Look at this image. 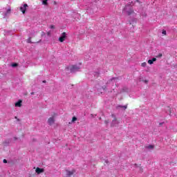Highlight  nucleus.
Here are the masks:
<instances>
[{
	"label": "nucleus",
	"instance_id": "nucleus-13",
	"mask_svg": "<svg viewBox=\"0 0 177 177\" xmlns=\"http://www.w3.org/2000/svg\"><path fill=\"white\" fill-rule=\"evenodd\" d=\"M11 142H12V139L6 140V141L4 142L5 146H8V145H9V143H10Z\"/></svg>",
	"mask_w": 177,
	"mask_h": 177
},
{
	"label": "nucleus",
	"instance_id": "nucleus-22",
	"mask_svg": "<svg viewBox=\"0 0 177 177\" xmlns=\"http://www.w3.org/2000/svg\"><path fill=\"white\" fill-rule=\"evenodd\" d=\"M162 34H163L164 35H167V30H162Z\"/></svg>",
	"mask_w": 177,
	"mask_h": 177
},
{
	"label": "nucleus",
	"instance_id": "nucleus-28",
	"mask_svg": "<svg viewBox=\"0 0 177 177\" xmlns=\"http://www.w3.org/2000/svg\"><path fill=\"white\" fill-rule=\"evenodd\" d=\"M43 83H44V84H46V80H44V81H43Z\"/></svg>",
	"mask_w": 177,
	"mask_h": 177
},
{
	"label": "nucleus",
	"instance_id": "nucleus-3",
	"mask_svg": "<svg viewBox=\"0 0 177 177\" xmlns=\"http://www.w3.org/2000/svg\"><path fill=\"white\" fill-rule=\"evenodd\" d=\"M111 117H113L114 119L112 120L111 123V127H118L120 122H118V120H117L115 115L114 114H112Z\"/></svg>",
	"mask_w": 177,
	"mask_h": 177
},
{
	"label": "nucleus",
	"instance_id": "nucleus-10",
	"mask_svg": "<svg viewBox=\"0 0 177 177\" xmlns=\"http://www.w3.org/2000/svg\"><path fill=\"white\" fill-rule=\"evenodd\" d=\"M117 109H124V110H127V109H128V105H118L116 106Z\"/></svg>",
	"mask_w": 177,
	"mask_h": 177
},
{
	"label": "nucleus",
	"instance_id": "nucleus-25",
	"mask_svg": "<svg viewBox=\"0 0 177 177\" xmlns=\"http://www.w3.org/2000/svg\"><path fill=\"white\" fill-rule=\"evenodd\" d=\"M106 164H109V160H105Z\"/></svg>",
	"mask_w": 177,
	"mask_h": 177
},
{
	"label": "nucleus",
	"instance_id": "nucleus-6",
	"mask_svg": "<svg viewBox=\"0 0 177 177\" xmlns=\"http://www.w3.org/2000/svg\"><path fill=\"white\" fill-rule=\"evenodd\" d=\"M66 38H67V34L65 32H64L62 34L61 37H59V42H64V40L66 39Z\"/></svg>",
	"mask_w": 177,
	"mask_h": 177
},
{
	"label": "nucleus",
	"instance_id": "nucleus-16",
	"mask_svg": "<svg viewBox=\"0 0 177 177\" xmlns=\"http://www.w3.org/2000/svg\"><path fill=\"white\" fill-rule=\"evenodd\" d=\"M17 66H19V64L17 63H12L11 64V66L13 67V68L17 67Z\"/></svg>",
	"mask_w": 177,
	"mask_h": 177
},
{
	"label": "nucleus",
	"instance_id": "nucleus-8",
	"mask_svg": "<svg viewBox=\"0 0 177 177\" xmlns=\"http://www.w3.org/2000/svg\"><path fill=\"white\" fill-rule=\"evenodd\" d=\"M35 171H36V173H37V174L39 175V174H42V172H44L45 170L44 169L37 167Z\"/></svg>",
	"mask_w": 177,
	"mask_h": 177
},
{
	"label": "nucleus",
	"instance_id": "nucleus-7",
	"mask_svg": "<svg viewBox=\"0 0 177 177\" xmlns=\"http://www.w3.org/2000/svg\"><path fill=\"white\" fill-rule=\"evenodd\" d=\"M66 176H71L72 175H74L75 170L74 169L72 171L66 170Z\"/></svg>",
	"mask_w": 177,
	"mask_h": 177
},
{
	"label": "nucleus",
	"instance_id": "nucleus-15",
	"mask_svg": "<svg viewBox=\"0 0 177 177\" xmlns=\"http://www.w3.org/2000/svg\"><path fill=\"white\" fill-rule=\"evenodd\" d=\"M99 74H100V72H99V71L94 72L95 77H99Z\"/></svg>",
	"mask_w": 177,
	"mask_h": 177
},
{
	"label": "nucleus",
	"instance_id": "nucleus-4",
	"mask_svg": "<svg viewBox=\"0 0 177 177\" xmlns=\"http://www.w3.org/2000/svg\"><path fill=\"white\" fill-rule=\"evenodd\" d=\"M80 68H81V67L78 66V65H73L70 68V71L71 73H77V71H80Z\"/></svg>",
	"mask_w": 177,
	"mask_h": 177
},
{
	"label": "nucleus",
	"instance_id": "nucleus-30",
	"mask_svg": "<svg viewBox=\"0 0 177 177\" xmlns=\"http://www.w3.org/2000/svg\"><path fill=\"white\" fill-rule=\"evenodd\" d=\"M31 95H34V93H31Z\"/></svg>",
	"mask_w": 177,
	"mask_h": 177
},
{
	"label": "nucleus",
	"instance_id": "nucleus-26",
	"mask_svg": "<svg viewBox=\"0 0 177 177\" xmlns=\"http://www.w3.org/2000/svg\"><path fill=\"white\" fill-rule=\"evenodd\" d=\"M50 28H51V29L55 28V26H50Z\"/></svg>",
	"mask_w": 177,
	"mask_h": 177
},
{
	"label": "nucleus",
	"instance_id": "nucleus-27",
	"mask_svg": "<svg viewBox=\"0 0 177 177\" xmlns=\"http://www.w3.org/2000/svg\"><path fill=\"white\" fill-rule=\"evenodd\" d=\"M109 120H105V124H109Z\"/></svg>",
	"mask_w": 177,
	"mask_h": 177
},
{
	"label": "nucleus",
	"instance_id": "nucleus-21",
	"mask_svg": "<svg viewBox=\"0 0 177 177\" xmlns=\"http://www.w3.org/2000/svg\"><path fill=\"white\" fill-rule=\"evenodd\" d=\"M42 4L43 5H48V1H45V0H43L42 1Z\"/></svg>",
	"mask_w": 177,
	"mask_h": 177
},
{
	"label": "nucleus",
	"instance_id": "nucleus-32",
	"mask_svg": "<svg viewBox=\"0 0 177 177\" xmlns=\"http://www.w3.org/2000/svg\"><path fill=\"white\" fill-rule=\"evenodd\" d=\"M48 35H49V32L48 33Z\"/></svg>",
	"mask_w": 177,
	"mask_h": 177
},
{
	"label": "nucleus",
	"instance_id": "nucleus-12",
	"mask_svg": "<svg viewBox=\"0 0 177 177\" xmlns=\"http://www.w3.org/2000/svg\"><path fill=\"white\" fill-rule=\"evenodd\" d=\"M22 101L19 100L18 102L15 103V107H21Z\"/></svg>",
	"mask_w": 177,
	"mask_h": 177
},
{
	"label": "nucleus",
	"instance_id": "nucleus-31",
	"mask_svg": "<svg viewBox=\"0 0 177 177\" xmlns=\"http://www.w3.org/2000/svg\"><path fill=\"white\" fill-rule=\"evenodd\" d=\"M160 125H162V123H160Z\"/></svg>",
	"mask_w": 177,
	"mask_h": 177
},
{
	"label": "nucleus",
	"instance_id": "nucleus-14",
	"mask_svg": "<svg viewBox=\"0 0 177 177\" xmlns=\"http://www.w3.org/2000/svg\"><path fill=\"white\" fill-rule=\"evenodd\" d=\"M146 149H148L149 150H153V149H154V145H149L146 147Z\"/></svg>",
	"mask_w": 177,
	"mask_h": 177
},
{
	"label": "nucleus",
	"instance_id": "nucleus-23",
	"mask_svg": "<svg viewBox=\"0 0 177 177\" xmlns=\"http://www.w3.org/2000/svg\"><path fill=\"white\" fill-rule=\"evenodd\" d=\"M3 162L4 164H7V163H8V160H7L6 159H4V160H3Z\"/></svg>",
	"mask_w": 177,
	"mask_h": 177
},
{
	"label": "nucleus",
	"instance_id": "nucleus-17",
	"mask_svg": "<svg viewBox=\"0 0 177 177\" xmlns=\"http://www.w3.org/2000/svg\"><path fill=\"white\" fill-rule=\"evenodd\" d=\"M28 44H32V41H31V37H29L27 40Z\"/></svg>",
	"mask_w": 177,
	"mask_h": 177
},
{
	"label": "nucleus",
	"instance_id": "nucleus-19",
	"mask_svg": "<svg viewBox=\"0 0 177 177\" xmlns=\"http://www.w3.org/2000/svg\"><path fill=\"white\" fill-rule=\"evenodd\" d=\"M142 67H146V66H147V64L146 62H143L141 64Z\"/></svg>",
	"mask_w": 177,
	"mask_h": 177
},
{
	"label": "nucleus",
	"instance_id": "nucleus-2",
	"mask_svg": "<svg viewBox=\"0 0 177 177\" xmlns=\"http://www.w3.org/2000/svg\"><path fill=\"white\" fill-rule=\"evenodd\" d=\"M6 12L3 13V19H6V17H8V16L10 15V13L12 12V8L10 6H8V8H4Z\"/></svg>",
	"mask_w": 177,
	"mask_h": 177
},
{
	"label": "nucleus",
	"instance_id": "nucleus-18",
	"mask_svg": "<svg viewBox=\"0 0 177 177\" xmlns=\"http://www.w3.org/2000/svg\"><path fill=\"white\" fill-rule=\"evenodd\" d=\"M75 121H77V118L75 116H74L73 118H72V122H75Z\"/></svg>",
	"mask_w": 177,
	"mask_h": 177
},
{
	"label": "nucleus",
	"instance_id": "nucleus-11",
	"mask_svg": "<svg viewBox=\"0 0 177 177\" xmlns=\"http://www.w3.org/2000/svg\"><path fill=\"white\" fill-rule=\"evenodd\" d=\"M156 60H157V58L153 57L151 59H149L148 63L149 64H153V63H154V62H156Z\"/></svg>",
	"mask_w": 177,
	"mask_h": 177
},
{
	"label": "nucleus",
	"instance_id": "nucleus-1",
	"mask_svg": "<svg viewBox=\"0 0 177 177\" xmlns=\"http://www.w3.org/2000/svg\"><path fill=\"white\" fill-rule=\"evenodd\" d=\"M123 10L126 12L129 16H131V14L133 12V8H132V6H131V3H129Z\"/></svg>",
	"mask_w": 177,
	"mask_h": 177
},
{
	"label": "nucleus",
	"instance_id": "nucleus-20",
	"mask_svg": "<svg viewBox=\"0 0 177 177\" xmlns=\"http://www.w3.org/2000/svg\"><path fill=\"white\" fill-rule=\"evenodd\" d=\"M118 80V78H117V77H113L112 79H111V81H115V82H117Z\"/></svg>",
	"mask_w": 177,
	"mask_h": 177
},
{
	"label": "nucleus",
	"instance_id": "nucleus-5",
	"mask_svg": "<svg viewBox=\"0 0 177 177\" xmlns=\"http://www.w3.org/2000/svg\"><path fill=\"white\" fill-rule=\"evenodd\" d=\"M27 8H28V5L27 3H25L20 7V10L22 12L23 15L26 13V11L27 10Z\"/></svg>",
	"mask_w": 177,
	"mask_h": 177
},
{
	"label": "nucleus",
	"instance_id": "nucleus-24",
	"mask_svg": "<svg viewBox=\"0 0 177 177\" xmlns=\"http://www.w3.org/2000/svg\"><path fill=\"white\" fill-rule=\"evenodd\" d=\"M162 57V54H159L158 55V57Z\"/></svg>",
	"mask_w": 177,
	"mask_h": 177
},
{
	"label": "nucleus",
	"instance_id": "nucleus-9",
	"mask_svg": "<svg viewBox=\"0 0 177 177\" xmlns=\"http://www.w3.org/2000/svg\"><path fill=\"white\" fill-rule=\"evenodd\" d=\"M48 123L49 124V125H53V124H55V118H50L48 120Z\"/></svg>",
	"mask_w": 177,
	"mask_h": 177
},
{
	"label": "nucleus",
	"instance_id": "nucleus-29",
	"mask_svg": "<svg viewBox=\"0 0 177 177\" xmlns=\"http://www.w3.org/2000/svg\"><path fill=\"white\" fill-rule=\"evenodd\" d=\"M14 139H15V140H17V138L15 137Z\"/></svg>",
	"mask_w": 177,
	"mask_h": 177
}]
</instances>
